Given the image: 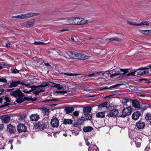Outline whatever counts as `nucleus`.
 I'll list each match as a JSON object with an SVG mask.
<instances>
[{
    "instance_id": "obj_61",
    "label": "nucleus",
    "mask_w": 151,
    "mask_h": 151,
    "mask_svg": "<svg viewBox=\"0 0 151 151\" xmlns=\"http://www.w3.org/2000/svg\"><path fill=\"white\" fill-rule=\"evenodd\" d=\"M140 143H137V147H140Z\"/></svg>"
},
{
    "instance_id": "obj_35",
    "label": "nucleus",
    "mask_w": 151,
    "mask_h": 151,
    "mask_svg": "<svg viewBox=\"0 0 151 151\" xmlns=\"http://www.w3.org/2000/svg\"><path fill=\"white\" fill-rule=\"evenodd\" d=\"M75 17L70 18L67 20V22L69 24L75 25Z\"/></svg>"
},
{
    "instance_id": "obj_58",
    "label": "nucleus",
    "mask_w": 151,
    "mask_h": 151,
    "mask_svg": "<svg viewBox=\"0 0 151 151\" xmlns=\"http://www.w3.org/2000/svg\"><path fill=\"white\" fill-rule=\"evenodd\" d=\"M5 47L7 48H9L10 47L9 44V43H6Z\"/></svg>"
},
{
    "instance_id": "obj_62",
    "label": "nucleus",
    "mask_w": 151,
    "mask_h": 151,
    "mask_svg": "<svg viewBox=\"0 0 151 151\" xmlns=\"http://www.w3.org/2000/svg\"><path fill=\"white\" fill-rule=\"evenodd\" d=\"M150 150V148L149 147H146V148L145 149V150L146 151H147V150Z\"/></svg>"
},
{
    "instance_id": "obj_52",
    "label": "nucleus",
    "mask_w": 151,
    "mask_h": 151,
    "mask_svg": "<svg viewBox=\"0 0 151 151\" xmlns=\"http://www.w3.org/2000/svg\"><path fill=\"white\" fill-rule=\"evenodd\" d=\"M73 115L76 116H78L79 115L78 112L76 111H74L73 112Z\"/></svg>"
},
{
    "instance_id": "obj_14",
    "label": "nucleus",
    "mask_w": 151,
    "mask_h": 151,
    "mask_svg": "<svg viewBox=\"0 0 151 151\" xmlns=\"http://www.w3.org/2000/svg\"><path fill=\"white\" fill-rule=\"evenodd\" d=\"M1 119L3 123H8L10 121V117L7 115H4L1 117Z\"/></svg>"
},
{
    "instance_id": "obj_20",
    "label": "nucleus",
    "mask_w": 151,
    "mask_h": 151,
    "mask_svg": "<svg viewBox=\"0 0 151 151\" xmlns=\"http://www.w3.org/2000/svg\"><path fill=\"white\" fill-rule=\"evenodd\" d=\"M22 94L17 97V98L16 99V101L18 103H21L24 101V99L23 98L24 95L23 93Z\"/></svg>"
},
{
    "instance_id": "obj_4",
    "label": "nucleus",
    "mask_w": 151,
    "mask_h": 151,
    "mask_svg": "<svg viewBox=\"0 0 151 151\" xmlns=\"http://www.w3.org/2000/svg\"><path fill=\"white\" fill-rule=\"evenodd\" d=\"M75 25H82L91 22L88 20H86L84 18L78 17H75Z\"/></svg>"
},
{
    "instance_id": "obj_40",
    "label": "nucleus",
    "mask_w": 151,
    "mask_h": 151,
    "mask_svg": "<svg viewBox=\"0 0 151 151\" xmlns=\"http://www.w3.org/2000/svg\"><path fill=\"white\" fill-rule=\"evenodd\" d=\"M127 23L132 25H134L136 26H139V23L134 22L131 21H128Z\"/></svg>"
},
{
    "instance_id": "obj_46",
    "label": "nucleus",
    "mask_w": 151,
    "mask_h": 151,
    "mask_svg": "<svg viewBox=\"0 0 151 151\" xmlns=\"http://www.w3.org/2000/svg\"><path fill=\"white\" fill-rule=\"evenodd\" d=\"M139 26L142 25H145L146 26H148L149 25V24L148 22L147 21H145L144 22H141L139 23Z\"/></svg>"
},
{
    "instance_id": "obj_18",
    "label": "nucleus",
    "mask_w": 151,
    "mask_h": 151,
    "mask_svg": "<svg viewBox=\"0 0 151 151\" xmlns=\"http://www.w3.org/2000/svg\"><path fill=\"white\" fill-rule=\"evenodd\" d=\"M44 90H31L29 91H25L24 90H23L22 91L26 93H30L31 92H32L34 94H38L39 93L41 92H44Z\"/></svg>"
},
{
    "instance_id": "obj_47",
    "label": "nucleus",
    "mask_w": 151,
    "mask_h": 151,
    "mask_svg": "<svg viewBox=\"0 0 151 151\" xmlns=\"http://www.w3.org/2000/svg\"><path fill=\"white\" fill-rule=\"evenodd\" d=\"M64 75H67L68 76H77L78 75L76 74H73L72 73H64Z\"/></svg>"
},
{
    "instance_id": "obj_17",
    "label": "nucleus",
    "mask_w": 151,
    "mask_h": 151,
    "mask_svg": "<svg viewBox=\"0 0 151 151\" xmlns=\"http://www.w3.org/2000/svg\"><path fill=\"white\" fill-rule=\"evenodd\" d=\"M92 118V115L88 114H86L83 115L81 119L83 121L91 120Z\"/></svg>"
},
{
    "instance_id": "obj_31",
    "label": "nucleus",
    "mask_w": 151,
    "mask_h": 151,
    "mask_svg": "<svg viewBox=\"0 0 151 151\" xmlns=\"http://www.w3.org/2000/svg\"><path fill=\"white\" fill-rule=\"evenodd\" d=\"M105 116L104 111L99 112L96 114V116L97 118H103Z\"/></svg>"
},
{
    "instance_id": "obj_59",
    "label": "nucleus",
    "mask_w": 151,
    "mask_h": 151,
    "mask_svg": "<svg viewBox=\"0 0 151 151\" xmlns=\"http://www.w3.org/2000/svg\"><path fill=\"white\" fill-rule=\"evenodd\" d=\"M147 108L146 106H143L142 108H141V109L143 110V111L145 110Z\"/></svg>"
},
{
    "instance_id": "obj_41",
    "label": "nucleus",
    "mask_w": 151,
    "mask_h": 151,
    "mask_svg": "<svg viewBox=\"0 0 151 151\" xmlns=\"http://www.w3.org/2000/svg\"><path fill=\"white\" fill-rule=\"evenodd\" d=\"M42 111L45 115H47L48 114L49 110L45 108H43L42 109Z\"/></svg>"
},
{
    "instance_id": "obj_10",
    "label": "nucleus",
    "mask_w": 151,
    "mask_h": 151,
    "mask_svg": "<svg viewBox=\"0 0 151 151\" xmlns=\"http://www.w3.org/2000/svg\"><path fill=\"white\" fill-rule=\"evenodd\" d=\"M67 55L70 58L74 59H77L78 53L75 52L68 51L66 52Z\"/></svg>"
},
{
    "instance_id": "obj_42",
    "label": "nucleus",
    "mask_w": 151,
    "mask_h": 151,
    "mask_svg": "<svg viewBox=\"0 0 151 151\" xmlns=\"http://www.w3.org/2000/svg\"><path fill=\"white\" fill-rule=\"evenodd\" d=\"M145 118L147 120H151V113H150L146 114Z\"/></svg>"
},
{
    "instance_id": "obj_15",
    "label": "nucleus",
    "mask_w": 151,
    "mask_h": 151,
    "mask_svg": "<svg viewBox=\"0 0 151 151\" xmlns=\"http://www.w3.org/2000/svg\"><path fill=\"white\" fill-rule=\"evenodd\" d=\"M7 131L10 133H12L15 131L16 129L14 126L10 124L7 126Z\"/></svg>"
},
{
    "instance_id": "obj_19",
    "label": "nucleus",
    "mask_w": 151,
    "mask_h": 151,
    "mask_svg": "<svg viewBox=\"0 0 151 151\" xmlns=\"http://www.w3.org/2000/svg\"><path fill=\"white\" fill-rule=\"evenodd\" d=\"M74 108L72 106H67L64 108V110L67 114H69L74 110Z\"/></svg>"
},
{
    "instance_id": "obj_13",
    "label": "nucleus",
    "mask_w": 151,
    "mask_h": 151,
    "mask_svg": "<svg viewBox=\"0 0 151 151\" xmlns=\"http://www.w3.org/2000/svg\"><path fill=\"white\" fill-rule=\"evenodd\" d=\"M90 56H88L83 53H78L77 59L85 60L89 58Z\"/></svg>"
},
{
    "instance_id": "obj_23",
    "label": "nucleus",
    "mask_w": 151,
    "mask_h": 151,
    "mask_svg": "<svg viewBox=\"0 0 151 151\" xmlns=\"http://www.w3.org/2000/svg\"><path fill=\"white\" fill-rule=\"evenodd\" d=\"M30 118L31 121H34L38 120L40 118V117L37 114H33L31 115L30 116Z\"/></svg>"
},
{
    "instance_id": "obj_45",
    "label": "nucleus",
    "mask_w": 151,
    "mask_h": 151,
    "mask_svg": "<svg viewBox=\"0 0 151 151\" xmlns=\"http://www.w3.org/2000/svg\"><path fill=\"white\" fill-rule=\"evenodd\" d=\"M47 86V85H40L39 86H30V87L32 89H35L36 88H37L38 87H45Z\"/></svg>"
},
{
    "instance_id": "obj_32",
    "label": "nucleus",
    "mask_w": 151,
    "mask_h": 151,
    "mask_svg": "<svg viewBox=\"0 0 151 151\" xmlns=\"http://www.w3.org/2000/svg\"><path fill=\"white\" fill-rule=\"evenodd\" d=\"M93 128L91 126L84 127L83 128V131L85 132H89L93 130Z\"/></svg>"
},
{
    "instance_id": "obj_28",
    "label": "nucleus",
    "mask_w": 151,
    "mask_h": 151,
    "mask_svg": "<svg viewBox=\"0 0 151 151\" xmlns=\"http://www.w3.org/2000/svg\"><path fill=\"white\" fill-rule=\"evenodd\" d=\"M121 84H117L114 85L112 86H111L110 87L108 88L107 87H101L100 88H99L98 89L100 91H101L103 90L104 89H109L111 88H116L117 87L119 86H120L121 85Z\"/></svg>"
},
{
    "instance_id": "obj_57",
    "label": "nucleus",
    "mask_w": 151,
    "mask_h": 151,
    "mask_svg": "<svg viewBox=\"0 0 151 151\" xmlns=\"http://www.w3.org/2000/svg\"><path fill=\"white\" fill-rule=\"evenodd\" d=\"M4 90L3 88H1L0 89V95H1L3 92L4 91Z\"/></svg>"
},
{
    "instance_id": "obj_9",
    "label": "nucleus",
    "mask_w": 151,
    "mask_h": 151,
    "mask_svg": "<svg viewBox=\"0 0 151 151\" xmlns=\"http://www.w3.org/2000/svg\"><path fill=\"white\" fill-rule=\"evenodd\" d=\"M50 123L52 127H55L59 125V122L57 118L55 117L51 119Z\"/></svg>"
},
{
    "instance_id": "obj_48",
    "label": "nucleus",
    "mask_w": 151,
    "mask_h": 151,
    "mask_svg": "<svg viewBox=\"0 0 151 151\" xmlns=\"http://www.w3.org/2000/svg\"><path fill=\"white\" fill-rule=\"evenodd\" d=\"M7 81L6 78H0V82L7 83Z\"/></svg>"
},
{
    "instance_id": "obj_3",
    "label": "nucleus",
    "mask_w": 151,
    "mask_h": 151,
    "mask_svg": "<svg viewBox=\"0 0 151 151\" xmlns=\"http://www.w3.org/2000/svg\"><path fill=\"white\" fill-rule=\"evenodd\" d=\"M150 68H151V64L148 65L146 67L140 68L137 69L138 71L139 70H141L137 73V76H142L147 74L149 72V71L147 70L149 69Z\"/></svg>"
},
{
    "instance_id": "obj_50",
    "label": "nucleus",
    "mask_w": 151,
    "mask_h": 151,
    "mask_svg": "<svg viewBox=\"0 0 151 151\" xmlns=\"http://www.w3.org/2000/svg\"><path fill=\"white\" fill-rule=\"evenodd\" d=\"M21 84L23 85H24L26 87H30V85H31V83L25 84L21 82Z\"/></svg>"
},
{
    "instance_id": "obj_22",
    "label": "nucleus",
    "mask_w": 151,
    "mask_h": 151,
    "mask_svg": "<svg viewBox=\"0 0 151 151\" xmlns=\"http://www.w3.org/2000/svg\"><path fill=\"white\" fill-rule=\"evenodd\" d=\"M132 105L136 109L140 108V104L139 102L137 100H133L132 101Z\"/></svg>"
},
{
    "instance_id": "obj_43",
    "label": "nucleus",
    "mask_w": 151,
    "mask_h": 151,
    "mask_svg": "<svg viewBox=\"0 0 151 151\" xmlns=\"http://www.w3.org/2000/svg\"><path fill=\"white\" fill-rule=\"evenodd\" d=\"M129 100L127 99L123 98L121 100V102L124 105H126L129 102Z\"/></svg>"
},
{
    "instance_id": "obj_5",
    "label": "nucleus",
    "mask_w": 151,
    "mask_h": 151,
    "mask_svg": "<svg viewBox=\"0 0 151 151\" xmlns=\"http://www.w3.org/2000/svg\"><path fill=\"white\" fill-rule=\"evenodd\" d=\"M132 112V109L130 107L124 108L122 111V114L119 116L122 117H125L128 115H130Z\"/></svg>"
},
{
    "instance_id": "obj_6",
    "label": "nucleus",
    "mask_w": 151,
    "mask_h": 151,
    "mask_svg": "<svg viewBox=\"0 0 151 151\" xmlns=\"http://www.w3.org/2000/svg\"><path fill=\"white\" fill-rule=\"evenodd\" d=\"M53 86L56 87L58 90H62L56 91H55V93H56L64 94L67 93L68 92V91L64 90V88H63V87L60 84H55Z\"/></svg>"
},
{
    "instance_id": "obj_54",
    "label": "nucleus",
    "mask_w": 151,
    "mask_h": 151,
    "mask_svg": "<svg viewBox=\"0 0 151 151\" xmlns=\"http://www.w3.org/2000/svg\"><path fill=\"white\" fill-rule=\"evenodd\" d=\"M68 29H63L62 30H59L58 31V33H60L59 32H64L65 31H68Z\"/></svg>"
},
{
    "instance_id": "obj_7",
    "label": "nucleus",
    "mask_w": 151,
    "mask_h": 151,
    "mask_svg": "<svg viewBox=\"0 0 151 151\" xmlns=\"http://www.w3.org/2000/svg\"><path fill=\"white\" fill-rule=\"evenodd\" d=\"M9 90L12 91L10 93V94L15 97H17L20 95L22 94V93L18 89L15 90H14L13 89H9Z\"/></svg>"
},
{
    "instance_id": "obj_33",
    "label": "nucleus",
    "mask_w": 151,
    "mask_h": 151,
    "mask_svg": "<svg viewBox=\"0 0 151 151\" xmlns=\"http://www.w3.org/2000/svg\"><path fill=\"white\" fill-rule=\"evenodd\" d=\"M112 70L114 72H117V73H114L112 74H111L110 75V76L111 78H113L114 77H115V76H119L120 75L121 76V74L119 73L120 71L119 70V69H118V70H115L114 69L113 70Z\"/></svg>"
},
{
    "instance_id": "obj_1",
    "label": "nucleus",
    "mask_w": 151,
    "mask_h": 151,
    "mask_svg": "<svg viewBox=\"0 0 151 151\" xmlns=\"http://www.w3.org/2000/svg\"><path fill=\"white\" fill-rule=\"evenodd\" d=\"M48 124V121L47 118L43 119L42 121L36 124V125L39 129L43 130L47 128Z\"/></svg>"
},
{
    "instance_id": "obj_2",
    "label": "nucleus",
    "mask_w": 151,
    "mask_h": 151,
    "mask_svg": "<svg viewBox=\"0 0 151 151\" xmlns=\"http://www.w3.org/2000/svg\"><path fill=\"white\" fill-rule=\"evenodd\" d=\"M39 14L38 13H34L30 12L25 14H21L16 16L13 17V18H14L17 19H27L29 18L38 15Z\"/></svg>"
},
{
    "instance_id": "obj_29",
    "label": "nucleus",
    "mask_w": 151,
    "mask_h": 151,
    "mask_svg": "<svg viewBox=\"0 0 151 151\" xmlns=\"http://www.w3.org/2000/svg\"><path fill=\"white\" fill-rule=\"evenodd\" d=\"M63 122L64 124L67 125L72 124L73 120L71 119H64Z\"/></svg>"
},
{
    "instance_id": "obj_51",
    "label": "nucleus",
    "mask_w": 151,
    "mask_h": 151,
    "mask_svg": "<svg viewBox=\"0 0 151 151\" xmlns=\"http://www.w3.org/2000/svg\"><path fill=\"white\" fill-rule=\"evenodd\" d=\"M12 72L14 73H17L19 72V70L16 69H13L12 70Z\"/></svg>"
},
{
    "instance_id": "obj_24",
    "label": "nucleus",
    "mask_w": 151,
    "mask_h": 151,
    "mask_svg": "<svg viewBox=\"0 0 151 151\" xmlns=\"http://www.w3.org/2000/svg\"><path fill=\"white\" fill-rule=\"evenodd\" d=\"M88 150V151H98L99 149L96 145H91Z\"/></svg>"
},
{
    "instance_id": "obj_16",
    "label": "nucleus",
    "mask_w": 151,
    "mask_h": 151,
    "mask_svg": "<svg viewBox=\"0 0 151 151\" xmlns=\"http://www.w3.org/2000/svg\"><path fill=\"white\" fill-rule=\"evenodd\" d=\"M21 82L20 81H12L10 83L9 86L10 88L16 87L19 84H21Z\"/></svg>"
},
{
    "instance_id": "obj_60",
    "label": "nucleus",
    "mask_w": 151,
    "mask_h": 151,
    "mask_svg": "<svg viewBox=\"0 0 151 151\" xmlns=\"http://www.w3.org/2000/svg\"><path fill=\"white\" fill-rule=\"evenodd\" d=\"M72 132L73 133V134H74L75 135H76L78 134V132L75 134L74 131V130H72Z\"/></svg>"
},
{
    "instance_id": "obj_49",
    "label": "nucleus",
    "mask_w": 151,
    "mask_h": 151,
    "mask_svg": "<svg viewBox=\"0 0 151 151\" xmlns=\"http://www.w3.org/2000/svg\"><path fill=\"white\" fill-rule=\"evenodd\" d=\"M58 100L56 99H47L45 101V102H55L56 101H57Z\"/></svg>"
},
{
    "instance_id": "obj_11",
    "label": "nucleus",
    "mask_w": 151,
    "mask_h": 151,
    "mask_svg": "<svg viewBox=\"0 0 151 151\" xmlns=\"http://www.w3.org/2000/svg\"><path fill=\"white\" fill-rule=\"evenodd\" d=\"M17 129L19 132H25L27 130V127L23 124H20L17 127Z\"/></svg>"
},
{
    "instance_id": "obj_63",
    "label": "nucleus",
    "mask_w": 151,
    "mask_h": 151,
    "mask_svg": "<svg viewBox=\"0 0 151 151\" xmlns=\"http://www.w3.org/2000/svg\"><path fill=\"white\" fill-rule=\"evenodd\" d=\"M114 37L111 38H110L109 39V40L110 41H114Z\"/></svg>"
},
{
    "instance_id": "obj_64",
    "label": "nucleus",
    "mask_w": 151,
    "mask_h": 151,
    "mask_svg": "<svg viewBox=\"0 0 151 151\" xmlns=\"http://www.w3.org/2000/svg\"><path fill=\"white\" fill-rule=\"evenodd\" d=\"M110 40H109V39H106L105 40V41L106 42H109V41H110Z\"/></svg>"
},
{
    "instance_id": "obj_8",
    "label": "nucleus",
    "mask_w": 151,
    "mask_h": 151,
    "mask_svg": "<svg viewBox=\"0 0 151 151\" xmlns=\"http://www.w3.org/2000/svg\"><path fill=\"white\" fill-rule=\"evenodd\" d=\"M119 114L118 111L116 109H114L110 111L108 113L107 116L109 117H116Z\"/></svg>"
},
{
    "instance_id": "obj_53",
    "label": "nucleus",
    "mask_w": 151,
    "mask_h": 151,
    "mask_svg": "<svg viewBox=\"0 0 151 151\" xmlns=\"http://www.w3.org/2000/svg\"><path fill=\"white\" fill-rule=\"evenodd\" d=\"M114 41H121V39L115 37L114 38Z\"/></svg>"
},
{
    "instance_id": "obj_55",
    "label": "nucleus",
    "mask_w": 151,
    "mask_h": 151,
    "mask_svg": "<svg viewBox=\"0 0 151 151\" xmlns=\"http://www.w3.org/2000/svg\"><path fill=\"white\" fill-rule=\"evenodd\" d=\"M85 139V141H86V144L87 145H89L90 143H89V142L88 141V140L87 139Z\"/></svg>"
},
{
    "instance_id": "obj_27",
    "label": "nucleus",
    "mask_w": 151,
    "mask_h": 151,
    "mask_svg": "<svg viewBox=\"0 0 151 151\" xmlns=\"http://www.w3.org/2000/svg\"><path fill=\"white\" fill-rule=\"evenodd\" d=\"M101 73H102V75H104V73L102 71H100L89 74L88 76V77H95L96 78H97L98 77V76L99 75V74Z\"/></svg>"
},
{
    "instance_id": "obj_44",
    "label": "nucleus",
    "mask_w": 151,
    "mask_h": 151,
    "mask_svg": "<svg viewBox=\"0 0 151 151\" xmlns=\"http://www.w3.org/2000/svg\"><path fill=\"white\" fill-rule=\"evenodd\" d=\"M47 43H45L44 42H43L40 41H35L34 43V44L36 45H46V44Z\"/></svg>"
},
{
    "instance_id": "obj_37",
    "label": "nucleus",
    "mask_w": 151,
    "mask_h": 151,
    "mask_svg": "<svg viewBox=\"0 0 151 151\" xmlns=\"http://www.w3.org/2000/svg\"><path fill=\"white\" fill-rule=\"evenodd\" d=\"M81 120H80L75 122L73 124V126L77 127H79L81 126Z\"/></svg>"
},
{
    "instance_id": "obj_34",
    "label": "nucleus",
    "mask_w": 151,
    "mask_h": 151,
    "mask_svg": "<svg viewBox=\"0 0 151 151\" xmlns=\"http://www.w3.org/2000/svg\"><path fill=\"white\" fill-rule=\"evenodd\" d=\"M3 101L4 102V105L5 106H7L9 104V103L10 102V101L8 97H5V98L3 97Z\"/></svg>"
},
{
    "instance_id": "obj_12",
    "label": "nucleus",
    "mask_w": 151,
    "mask_h": 151,
    "mask_svg": "<svg viewBox=\"0 0 151 151\" xmlns=\"http://www.w3.org/2000/svg\"><path fill=\"white\" fill-rule=\"evenodd\" d=\"M34 23V20H30L24 22L22 24L26 27H30L33 26Z\"/></svg>"
},
{
    "instance_id": "obj_38",
    "label": "nucleus",
    "mask_w": 151,
    "mask_h": 151,
    "mask_svg": "<svg viewBox=\"0 0 151 151\" xmlns=\"http://www.w3.org/2000/svg\"><path fill=\"white\" fill-rule=\"evenodd\" d=\"M137 71H138V70L137 69L135 70L134 72H131V73H129L128 74H127V76H137V75H135V74H136V73Z\"/></svg>"
},
{
    "instance_id": "obj_26",
    "label": "nucleus",
    "mask_w": 151,
    "mask_h": 151,
    "mask_svg": "<svg viewBox=\"0 0 151 151\" xmlns=\"http://www.w3.org/2000/svg\"><path fill=\"white\" fill-rule=\"evenodd\" d=\"M140 113L139 111H135L132 115V118L135 120L138 119L140 116Z\"/></svg>"
},
{
    "instance_id": "obj_21",
    "label": "nucleus",
    "mask_w": 151,
    "mask_h": 151,
    "mask_svg": "<svg viewBox=\"0 0 151 151\" xmlns=\"http://www.w3.org/2000/svg\"><path fill=\"white\" fill-rule=\"evenodd\" d=\"M137 127L139 129L143 128L145 126V124L143 122L139 121L136 124Z\"/></svg>"
},
{
    "instance_id": "obj_36",
    "label": "nucleus",
    "mask_w": 151,
    "mask_h": 151,
    "mask_svg": "<svg viewBox=\"0 0 151 151\" xmlns=\"http://www.w3.org/2000/svg\"><path fill=\"white\" fill-rule=\"evenodd\" d=\"M139 32L143 34L147 35L149 33H151V29L148 30H139Z\"/></svg>"
},
{
    "instance_id": "obj_56",
    "label": "nucleus",
    "mask_w": 151,
    "mask_h": 151,
    "mask_svg": "<svg viewBox=\"0 0 151 151\" xmlns=\"http://www.w3.org/2000/svg\"><path fill=\"white\" fill-rule=\"evenodd\" d=\"M4 125L3 124H0V131L3 129Z\"/></svg>"
},
{
    "instance_id": "obj_30",
    "label": "nucleus",
    "mask_w": 151,
    "mask_h": 151,
    "mask_svg": "<svg viewBox=\"0 0 151 151\" xmlns=\"http://www.w3.org/2000/svg\"><path fill=\"white\" fill-rule=\"evenodd\" d=\"M91 109L90 106H86L83 109V111L85 114L90 113L91 111Z\"/></svg>"
},
{
    "instance_id": "obj_25",
    "label": "nucleus",
    "mask_w": 151,
    "mask_h": 151,
    "mask_svg": "<svg viewBox=\"0 0 151 151\" xmlns=\"http://www.w3.org/2000/svg\"><path fill=\"white\" fill-rule=\"evenodd\" d=\"M107 102H105L100 104L98 106L99 109L101 110L104 107H106L107 109H108L109 107L107 106Z\"/></svg>"
},
{
    "instance_id": "obj_39",
    "label": "nucleus",
    "mask_w": 151,
    "mask_h": 151,
    "mask_svg": "<svg viewBox=\"0 0 151 151\" xmlns=\"http://www.w3.org/2000/svg\"><path fill=\"white\" fill-rule=\"evenodd\" d=\"M119 70L120 71L123 72H124L122 74H121V76L122 75V77L124 76V75H125V73L128 72L127 69H123L120 68L119 69Z\"/></svg>"
}]
</instances>
